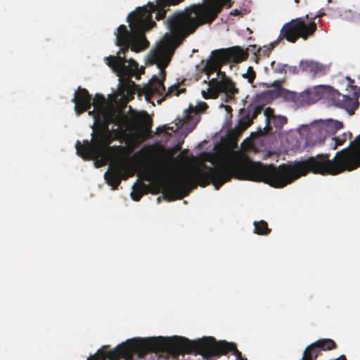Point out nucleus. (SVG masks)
I'll use <instances>...</instances> for the list:
<instances>
[{"instance_id":"obj_1","label":"nucleus","mask_w":360,"mask_h":360,"mask_svg":"<svg viewBox=\"0 0 360 360\" xmlns=\"http://www.w3.org/2000/svg\"><path fill=\"white\" fill-rule=\"evenodd\" d=\"M360 167V134L351 146L338 151L333 159L328 153H320L292 164L264 165L252 161L248 156L221 159L214 167L202 163L200 167L186 171L172 179V200L188 195L197 187L212 184L217 190L232 178L264 182L274 188H283L309 173L338 175Z\"/></svg>"},{"instance_id":"obj_2","label":"nucleus","mask_w":360,"mask_h":360,"mask_svg":"<svg viewBox=\"0 0 360 360\" xmlns=\"http://www.w3.org/2000/svg\"><path fill=\"white\" fill-rule=\"evenodd\" d=\"M184 0H157L156 4L149 2L146 6L139 7L129 14L127 21L130 27L121 25L117 28L116 45L121 46L117 56H110L105 58L106 64L120 77L119 91L127 97L133 98L136 92V84L131 79L138 69V63L125 54L130 49L132 51L140 52L146 49L150 43L145 33L156 25L153 20V13H155L157 20L165 18L170 6L178 5Z\"/></svg>"},{"instance_id":"obj_3","label":"nucleus","mask_w":360,"mask_h":360,"mask_svg":"<svg viewBox=\"0 0 360 360\" xmlns=\"http://www.w3.org/2000/svg\"><path fill=\"white\" fill-rule=\"evenodd\" d=\"M231 352L238 358L241 353L236 344L225 340L217 341L213 337L198 340H189L184 337L172 338H135L118 345L114 349L107 350V347L99 349L91 360H134V355L144 357L150 352L166 353L173 357L187 354H199L206 356H219Z\"/></svg>"},{"instance_id":"obj_4","label":"nucleus","mask_w":360,"mask_h":360,"mask_svg":"<svg viewBox=\"0 0 360 360\" xmlns=\"http://www.w3.org/2000/svg\"><path fill=\"white\" fill-rule=\"evenodd\" d=\"M231 0H202L201 4H193L184 11L174 13L167 20L170 31L156 48L150 51L149 60L163 70L168 65L175 49L190 34L205 24H211L219 15L224 6L231 8Z\"/></svg>"},{"instance_id":"obj_5","label":"nucleus","mask_w":360,"mask_h":360,"mask_svg":"<svg viewBox=\"0 0 360 360\" xmlns=\"http://www.w3.org/2000/svg\"><path fill=\"white\" fill-rule=\"evenodd\" d=\"M122 117L121 111L95 115L94 124L97 125L91 134V141L84 140L83 144L77 141L75 144L77 154L84 160H96L97 167L106 165L108 162L122 158L126 153V146H110V130L109 124H120Z\"/></svg>"},{"instance_id":"obj_6","label":"nucleus","mask_w":360,"mask_h":360,"mask_svg":"<svg viewBox=\"0 0 360 360\" xmlns=\"http://www.w3.org/2000/svg\"><path fill=\"white\" fill-rule=\"evenodd\" d=\"M224 65L218 50L213 51L212 58L207 61L205 69L209 77L217 72V77L210 80L207 95L202 91V96L205 99L217 98L221 93H224V101L230 102L234 100L235 95L238 93L235 83L226 75L224 72L221 71Z\"/></svg>"},{"instance_id":"obj_7","label":"nucleus","mask_w":360,"mask_h":360,"mask_svg":"<svg viewBox=\"0 0 360 360\" xmlns=\"http://www.w3.org/2000/svg\"><path fill=\"white\" fill-rule=\"evenodd\" d=\"M316 28L315 22L307 23L302 18H297L283 25L278 39L279 41L286 39L290 43L296 42L300 38L307 40L314 35Z\"/></svg>"},{"instance_id":"obj_8","label":"nucleus","mask_w":360,"mask_h":360,"mask_svg":"<svg viewBox=\"0 0 360 360\" xmlns=\"http://www.w3.org/2000/svg\"><path fill=\"white\" fill-rule=\"evenodd\" d=\"M333 134V121H319L312 124L308 131L306 144L308 146L321 145Z\"/></svg>"},{"instance_id":"obj_9","label":"nucleus","mask_w":360,"mask_h":360,"mask_svg":"<svg viewBox=\"0 0 360 360\" xmlns=\"http://www.w3.org/2000/svg\"><path fill=\"white\" fill-rule=\"evenodd\" d=\"M127 163L120 162L115 165H110L109 169L105 173L104 178L112 189H117L122 179L127 180L133 175L132 169L127 165Z\"/></svg>"},{"instance_id":"obj_10","label":"nucleus","mask_w":360,"mask_h":360,"mask_svg":"<svg viewBox=\"0 0 360 360\" xmlns=\"http://www.w3.org/2000/svg\"><path fill=\"white\" fill-rule=\"evenodd\" d=\"M176 120L178 121L176 123V129L181 130L186 136L195 128L200 121V115L198 110L191 105L185 110L183 117L178 118Z\"/></svg>"},{"instance_id":"obj_11","label":"nucleus","mask_w":360,"mask_h":360,"mask_svg":"<svg viewBox=\"0 0 360 360\" xmlns=\"http://www.w3.org/2000/svg\"><path fill=\"white\" fill-rule=\"evenodd\" d=\"M244 50L238 46H233L229 49H219V53L221 57L224 65L227 63H239L245 60L248 57V51Z\"/></svg>"},{"instance_id":"obj_12","label":"nucleus","mask_w":360,"mask_h":360,"mask_svg":"<svg viewBox=\"0 0 360 360\" xmlns=\"http://www.w3.org/2000/svg\"><path fill=\"white\" fill-rule=\"evenodd\" d=\"M91 96L89 91L84 88L79 87L75 94L72 101L75 103V110L77 115L89 110L91 107Z\"/></svg>"},{"instance_id":"obj_13","label":"nucleus","mask_w":360,"mask_h":360,"mask_svg":"<svg viewBox=\"0 0 360 360\" xmlns=\"http://www.w3.org/2000/svg\"><path fill=\"white\" fill-rule=\"evenodd\" d=\"M262 106L261 105H250L247 108L245 115H243L239 120L238 124L236 126V130L238 132L245 131L249 127L255 118L261 113Z\"/></svg>"},{"instance_id":"obj_14","label":"nucleus","mask_w":360,"mask_h":360,"mask_svg":"<svg viewBox=\"0 0 360 360\" xmlns=\"http://www.w3.org/2000/svg\"><path fill=\"white\" fill-rule=\"evenodd\" d=\"M333 100L334 104L339 108L345 109L350 115H352L359 108V103L356 96L352 98L349 96L341 94L336 91Z\"/></svg>"},{"instance_id":"obj_15","label":"nucleus","mask_w":360,"mask_h":360,"mask_svg":"<svg viewBox=\"0 0 360 360\" xmlns=\"http://www.w3.org/2000/svg\"><path fill=\"white\" fill-rule=\"evenodd\" d=\"M300 68L302 72H306L311 77H321L326 74V66L311 60H302Z\"/></svg>"},{"instance_id":"obj_16","label":"nucleus","mask_w":360,"mask_h":360,"mask_svg":"<svg viewBox=\"0 0 360 360\" xmlns=\"http://www.w3.org/2000/svg\"><path fill=\"white\" fill-rule=\"evenodd\" d=\"M91 105H94L95 109L97 110V113H96L94 116L108 114V112H110L111 111L112 112L120 111L113 105L107 104L105 97L99 94H96L95 95Z\"/></svg>"},{"instance_id":"obj_17","label":"nucleus","mask_w":360,"mask_h":360,"mask_svg":"<svg viewBox=\"0 0 360 360\" xmlns=\"http://www.w3.org/2000/svg\"><path fill=\"white\" fill-rule=\"evenodd\" d=\"M162 91H165V87L163 83L155 76L143 88V94L147 101H150L155 94H162Z\"/></svg>"},{"instance_id":"obj_18","label":"nucleus","mask_w":360,"mask_h":360,"mask_svg":"<svg viewBox=\"0 0 360 360\" xmlns=\"http://www.w3.org/2000/svg\"><path fill=\"white\" fill-rule=\"evenodd\" d=\"M310 89L314 103L321 98H328L333 101L336 92V90L327 85H318Z\"/></svg>"},{"instance_id":"obj_19","label":"nucleus","mask_w":360,"mask_h":360,"mask_svg":"<svg viewBox=\"0 0 360 360\" xmlns=\"http://www.w3.org/2000/svg\"><path fill=\"white\" fill-rule=\"evenodd\" d=\"M279 97L278 87L275 89H270L261 93L257 96L258 105H261L262 107L264 103H268L271 102L274 99Z\"/></svg>"},{"instance_id":"obj_20","label":"nucleus","mask_w":360,"mask_h":360,"mask_svg":"<svg viewBox=\"0 0 360 360\" xmlns=\"http://www.w3.org/2000/svg\"><path fill=\"white\" fill-rule=\"evenodd\" d=\"M121 116L122 117V123L120 124H116L117 128L112 129L110 131L112 142L115 140L122 139L126 135V130L124 129V127L127 122V117L122 112Z\"/></svg>"},{"instance_id":"obj_21","label":"nucleus","mask_w":360,"mask_h":360,"mask_svg":"<svg viewBox=\"0 0 360 360\" xmlns=\"http://www.w3.org/2000/svg\"><path fill=\"white\" fill-rule=\"evenodd\" d=\"M273 85L278 87L279 97H283L285 101L292 102L297 105V93L281 88L280 86L281 82L278 80L274 81Z\"/></svg>"},{"instance_id":"obj_22","label":"nucleus","mask_w":360,"mask_h":360,"mask_svg":"<svg viewBox=\"0 0 360 360\" xmlns=\"http://www.w3.org/2000/svg\"><path fill=\"white\" fill-rule=\"evenodd\" d=\"M314 103L311 89L297 93V105H310Z\"/></svg>"},{"instance_id":"obj_23","label":"nucleus","mask_w":360,"mask_h":360,"mask_svg":"<svg viewBox=\"0 0 360 360\" xmlns=\"http://www.w3.org/2000/svg\"><path fill=\"white\" fill-rule=\"evenodd\" d=\"M255 233L258 235H268L271 233V229L268 227V224L264 220L255 221Z\"/></svg>"},{"instance_id":"obj_24","label":"nucleus","mask_w":360,"mask_h":360,"mask_svg":"<svg viewBox=\"0 0 360 360\" xmlns=\"http://www.w3.org/2000/svg\"><path fill=\"white\" fill-rule=\"evenodd\" d=\"M347 136H349V139H351L352 136V133H349L348 134L343 133L338 136L331 138L333 145L331 146L332 150H335L338 146L343 145L347 140Z\"/></svg>"},{"instance_id":"obj_25","label":"nucleus","mask_w":360,"mask_h":360,"mask_svg":"<svg viewBox=\"0 0 360 360\" xmlns=\"http://www.w3.org/2000/svg\"><path fill=\"white\" fill-rule=\"evenodd\" d=\"M186 91L185 88L179 89L178 84H174L169 87L165 97H171L172 96H179L181 93Z\"/></svg>"},{"instance_id":"obj_26","label":"nucleus","mask_w":360,"mask_h":360,"mask_svg":"<svg viewBox=\"0 0 360 360\" xmlns=\"http://www.w3.org/2000/svg\"><path fill=\"white\" fill-rule=\"evenodd\" d=\"M279 41L277 39L276 40L272 41L269 46H264L263 49L261 50V49H257V52L260 53L262 51V55L265 56H269L271 52V51L278 44Z\"/></svg>"},{"instance_id":"obj_27","label":"nucleus","mask_w":360,"mask_h":360,"mask_svg":"<svg viewBox=\"0 0 360 360\" xmlns=\"http://www.w3.org/2000/svg\"><path fill=\"white\" fill-rule=\"evenodd\" d=\"M271 67L274 72L281 74L286 71L287 65L273 61L271 63Z\"/></svg>"},{"instance_id":"obj_28","label":"nucleus","mask_w":360,"mask_h":360,"mask_svg":"<svg viewBox=\"0 0 360 360\" xmlns=\"http://www.w3.org/2000/svg\"><path fill=\"white\" fill-rule=\"evenodd\" d=\"M243 77L247 79L248 82L250 84H252L254 82L255 79L256 77V72L252 67L250 66L248 68L247 72L243 75Z\"/></svg>"},{"instance_id":"obj_29","label":"nucleus","mask_w":360,"mask_h":360,"mask_svg":"<svg viewBox=\"0 0 360 360\" xmlns=\"http://www.w3.org/2000/svg\"><path fill=\"white\" fill-rule=\"evenodd\" d=\"M143 195V193L141 190H134L131 193V198L134 201H139Z\"/></svg>"},{"instance_id":"obj_30","label":"nucleus","mask_w":360,"mask_h":360,"mask_svg":"<svg viewBox=\"0 0 360 360\" xmlns=\"http://www.w3.org/2000/svg\"><path fill=\"white\" fill-rule=\"evenodd\" d=\"M264 115L267 120H270L271 118H273V117L274 118V110L269 107L266 108L264 110Z\"/></svg>"},{"instance_id":"obj_31","label":"nucleus","mask_w":360,"mask_h":360,"mask_svg":"<svg viewBox=\"0 0 360 360\" xmlns=\"http://www.w3.org/2000/svg\"><path fill=\"white\" fill-rule=\"evenodd\" d=\"M275 120L276 122H278L280 124V126H283L285 123H287V118L283 116H278L277 117H275Z\"/></svg>"},{"instance_id":"obj_32","label":"nucleus","mask_w":360,"mask_h":360,"mask_svg":"<svg viewBox=\"0 0 360 360\" xmlns=\"http://www.w3.org/2000/svg\"><path fill=\"white\" fill-rule=\"evenodd\" d=\"M333 134L335 133V131L340 129V128H342V124L340 122H335V123H333Z\"/></svg>"},{"instance_id":"obj_33","label":"nucleus","mask_w":360,"mask_h":360,"mask_svg":"<svg viewBox=\"0 0 360 360\" xmlns=\"http://www.w3.org/2000/svg\"><path fill=\"white\" fill-rule=\"evenodd\" d=\"M290 72H291L293 74H298L299 73V68L297 66H290L289 68Z\"/></svg>"},{"instance_id":"obj_34","label":"nucleus","mask_w":360,"mask_h":360,"mask_svg":"<svg viewBox=\"0 0 360 360\" xmlns=\"http://www.w3.org/2000/svg\"><path fill=\"white\" fill-rule=\"evenodd\" d=\"M220 107L224 108L225 110L226 111V112L228 114H231L232 112V108L230 105H226L221 104L220 105Z\"/></svg>"},{"instance_id":"obj_35","label":"nucleus","mask_w":360,"mask_h":360,"mask_svg":"<svg viewBox=\"0 0 360 360\" xmlns=\"http://www.w3.org/2000/svg\"><path fill=\"white\" fill-rule=\"evenodd\" d=\"M96 113H97V110H96V109H95V108H94L93 110H89V115H92L94 118V115Z\"/></svg>"},{"instance_id":"obj_36","label":"nucleus","mask_w":360,"mask_h":360,"mask_svg":"<svg viewBox=\"0 0 360 360\" xmlns=\"http://www.w3.org/2000/svg\"><path fill=\"white\" fill-rule=\"evenodd\" d=\"M240 11L237 9H235L233 10V11L231 12V15H238L240 14Z\"/></svg>"},{"instance_id":"obj_37","label":"nucleus","mask_w":360,"mask_h":360,"mask_svg":"<svg viewBox=\"0 0 360 360\" xmlns=\"http://www.w3.org/2000/svg\"><path fill=\"white\" fill-rule=\"evenodd\" d=\"M143 150V148L142 150H141L140 151H139L138 153H136L134 155V158L138 157V156L141 154V153L142 152V150Z\"/></svg>"},{"instance_id":"obj_38","label":"nucleus","mask_w":360,"mask_h":360,"mask_svg":"<svg viewBox=\"0 0 360 360\" xmlns=\"http://www.w3.org/2000/svg\"><path fill=\"white\" fill-rule=\"evenodd\" d=\"M202 106H203L204 108H207V104L205 103H203Z\"/></svg>"},{"instance_id":"obj_39","label":"nucleus","mask_w":360,"mask_h":360,"mask_svg":"<svg viewBox=\"0 0 360 360\" xmlns=\"http://www.w3.org/2000/svg\"><path fill=\"white\" fill-rule=\"evenodd\" d=\"M147 127H148V128H150V127H151V122H149V123H148V126Z\"/></svg>"},{"instance_id":"obj_40","label":"nucleus","mask_w":360,"mask_h":360,"mask_svg":"<svg viewBox=\"0 0 360 360\" xmlns=\"http://www.w3.org/2000/svg\"><path fill=\"white\" fill-rule=\"evenodd\" d=\"M252 46V48H253L254 49H256V46H255V45Z\"/></svg>"},{"instance_id":"obj_41","label":"nucleus","mask_w":360,"mask_h":360,"mask_svg":"<svg viewBox=\"0 0 360 360\" xmlns=\"http://www.w3.org/2000/svg\"><path fill=\"white\" fill-rule=\"evenodd\" d=\"M241 360H247V359H242Z\"/></svg>"}]
</instances>
